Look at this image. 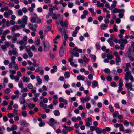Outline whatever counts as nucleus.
I'll return each instance as SVG.
<instances>
[{"instance_id":"c85d7f7f","label":"nucleus","mask_w":134,"mask_h":134,"mask_svg":"<svg viewBox=\"0 0 134 134\" xmlns=\"http://www.w3.org/2000/svg\"><path fill=\"white\" fill-rule=\"evenodd\" d=\"M107 26V25L105 24H103L100 26V29L102 30H104Z\"/></svg>"},{"instance_id":"3c124183","label":"nucleus","mask_w":134,"mask_h":134,"mask_svg":"<svg viewBox=\"0 0 134 134\" xmlns=\"http://www.w3.org/2000/svg\"><path fill=\"white\" fill-rule=\"evenodd\" d=\"M126 133H130L131 132V131L129 129H126L125 131Z\"/></svg>"},{"instance_id":"de8ad7c7","label":"nucleus","mask_w":134,"mask_h":134,"mask_svg":"<svg viewBox=\"0 0 134 134\" xmlns=\"http://www.w3.org/2000/svg\"><path fill=\"white\" fill-rule=\"evenodd\" d=\"M118 114V112L117 111H116L113 114V117L115 118L117 117Z\"/></svg>"},{"instance_id":"338daca9","label":"nucleus","mask_w":134,"mask_h":134,"mask_svg":"<svg viewBox=\"0 0 134 134\" xmlns=\"http://www.w3.org/2000/svg\"><path fill=\"white\" fill-rule=\"evenodd\" d=\"M129 79H130L131 80V82L134 81V79L131 75L130 76V77H129Z\"/></svg>"},{"instance_id":"412c9836","label":"nucleus","mask_w":134,"mask_h":134,"mask_svg":"<svg viewBox=\"0 0 134 134\" xmlns=\"http://www.w3.org/2000/svg\"><path fill=\"white\" fill-rule=\"evenodd\" d=\"M7 4L4 1H0V7L2 6H5Z\"/></svg>"},{"instance_id":"a211bd4d","label":"nucleus","mask_w":134,"mask_h":134,"mask_svg":"<svg viewBox=\"0 0 134 134\" xmlns=\"http://www.w3.org/2000/svg\"><path fill=\"white\" fill-rule=\"evenodd\" d=\"M123 12V10L120 9H114L113 11H112V13H120Z\"/></svg>"},{"instance_id":"8fccbe9b","label":"nucleus","mask_w":134,"mask_h":134,"mask_svg":"<svg viewBox=\"0 0 134 134\" xmlns=\"http://www.w3.org/2000/svg\"><path fill=\"white\" fill-rule=\"evenodd\" d=\"M91 58L93 59L92 61L93 62L94 61L96 60V56L94 55H92L90 56Z\"/></svg>"},{"instance_id":"09e8293b","label":"nucleus","mask_w":134,"mask_h":134,"mask_svg":"<svg viewBox=\"0 0 134 134\" xmlns=\"http://www.w3.org/2000/svg\"><path fill=\"white\" fill-rule=\"evenodd\" d=\"M7 5H9L10 7H13L14 6V3L13 2H9L8 4Z\"/></svg>"},{"instance_id":"13d9d810","label":"nucleus","mask_w":134,"mask_h":134,"mask_svg":"<svg viewBox=\"0 0 134 134\" xmlns=\"http://www.w3.org/2000/svg\"><path fill=\"white\" fill-rule=\"evenodd\" d=\"M70 64L71 65L74 66L75 67H76L77 66V65L76 64H74V63L73 62L70 63Z\"/></svg>"},{"instance_id":"37998d69","label":"nucleus","mask_w":134,"mask_h":134,"mask_svg":"<svg viewBox=\"0 0 134 134\" xmlns=\"http://www.w3.org/2000/svg\"><path fill=\"white\" fill-rule=\"evenodd\" d=\"M17 43L20 45H22L24 44V42L22 40H20L19 41H17Z\"/></svg>"},{"instance_id":"20e7f679","label":"nucleus","mask_w":134,"mask_h":134,"mask_svg":"<svg viewBox=\"0 0 134 134\" xmlns=\"http://www.w3.org/2000/svg\"><path fill=\"white\" fill-rule=\"evenodd\" d=\"M17 53L16 49L15 48H13L12 51L9 50L8 52V54L10 56H11L12 54L14 55H16Z\"/></svg>"},{"instance_id":"393cba45","label":"nucleus","mask_w":134,"mask_h":134,"mask_svg":"<svg viewBox=\"0 0 134 134\" xmlns=\"http://www.w3.org/2000/svg\"><path fill=\"white\" fill-rule=\"evenodd\" d=\"M72 50L70 51V53L72 54L71 55H73V56L74 55V56H75L76 57H78L79 56V54L78 53L76 52H75V51H74V53H72Z\"/></svg>"},{"instance_id":"680f3d73","label":"nucleus","mask_w":134,"mask_h":134,"mask_svg":"<svg viewBox=\"0 0 134 134\" xmlns=\"http://www.w3.org/2000/svg\"><path fill=\"white\" fill-rule=\"evenodd\" d=\"M71 58H69L68 59V61L70 63L72 62V61L73 60V55H71Z\"/></svg>"},{"instance_id":"7c9ffc66","label":"nucleus","mask_w":134,"mask_h":134,"mask_svg":"<svg viewBox=\"0 0 134 134\" xmlns=\"http://www.w3.org/2000/svg\"><path fill=\"white\" fill-rule=\"evenodd\" d=\"M64 53V51L63 50V47L62 46L60 49L59 51V53L61 56H62Z\"/></svg>"},{"instance_id":"0e129e2a","label":"nucleus","mask_w":134,"mask_h":134,"mask_svg":"<svg viewBox=\"0 0 134 134\" xmlns=\"http://www.w3.org/2000/svg\"><path fill=\"white\" fill-rule=\"evenodd\" d=\"M85 101L88 102L90 100V98L89 96H87L85 97Z\"/></svg>"},{"instance_id":"0eeeda50","label":"nucleus","mask_w":134,"mask_h":134,"mask_svg":"<svg viewBox=\"0 0 134 134\" xmlns=\"http://www.w3.org/2000/svg\"><path fill=\"white\" fill-rule=\"evenodd\" d=\"M127 41L126 39L123 40L122 38L119 40V43L121 44H123L124 45V44L127 43Z\"/></svg>"},{"instance_id":"f8f14e48","label":"nucleus","mask_w":134,"mask_h":134,"mask_svg":"<svg viewBox=\"0 0 134 134\" xmlns=\"http://www.w3.org/2000/svg\"><path fill=\"white\" fill-rule=\"evenodd\" d=\"M72 50V53H74V51L76 52L77 51L79 53H81L82 52V50L81 49H78L77 47H75Z\"/></svg>"},{"instance_id":"c03bdc74","label":"nucleus","mask_w":134,"mask_h":134,"mask_svg":"<svg viewBox=\"0 0 134 134\" xmlns=\"http://www.w3.org/2000/svg\"><path fill=\"white\" fill-rule=\"evenodd\" d=\"M107 57L108 58L110 59H112L113 58L112 55L109 53H108L107 54Z\"/></svg>"},{"instance_id":"c756f323","label":"nucleus","mask_w":134,"mask_h":134,"mask_svg":"<svg viewBox=\"0 0 134 134\" xmlns=\"http://www.w3.org/2000/svg\"><path fill=\"white\" fill-rule=\"evenodd\" d=\"M64 76L66 78H69L70 76V74L69 72H66L65 73Z\"/></svg>"},{"instance_id":"2f4dec72","label":"nucleus","mask_w":134,"mask_h":134,"mask_svg":"<svg viewBox=\"0 0 134 134\" xmlns=\"http://www.w3.org/2000/svg\"><path fill=\"white\" fill-rule=\"evenodd\" d=\"M11 128L12 129V131H14V130H16L17 129V126L16 125H14V124H13L12 125V127Z\"/></svg>"},{"instance_id":"f257e3e1","label":"nucleus","mask_w":134,"mask_h":134,"mask_svg":"<svg viewBox=\"0 0 134 134\" xmlns=\"http://www.w3.org/2000/svg\"><path fill=\"white\" fill-rule=\"evenodd\" d=\"M16 57L13 56L11 57V62L9 63L8 66L9 68L11 69L13 67V68L15 69L13 70H11L10 71L11 72L12 74H15L16 73V70H18L19 69V67L18 65L16 64L15 61Z\"/></svg>"},{"instance_id":"f03ea898","label":"nucleus","mask_w":134,"mask_h":134,"mask_svg":"<svg viewBox=\"0 0 134 134\" xmlns=\"http://www.w3.org/2000/svg\"><path fill=\"white\" fill-rule=\"evenodd\" d=\"M28 18L27 16H24L22 19V23L20 24V26L21 27L24 28L25 27V25L27 24Z\"/></svg>"},{"instance_id":"58836bf2","label":"nucleus","mask_w":134,"mask_h":134,"mask_svg":"<svg viewBox=\"0 0 134 134\" xmlns=\"http://www.w3.org/2000/svg\"><path fill=\"white\" fill-rule=\"evenodd\" d=\"M119 129L120 131H123L124 130V128L122 124H121L120 125Z\"/></svg>"},{"instance_id":"79ce46f5","label":"nucleus","mask_w":134,"mask_h":134,"mask_svg":"<svg viewBox=\"0 0 134 134\" xmlns=\"http://www.w3.org/2000/svg\"><path fill=\"white\" fill-rule=\"evenodd\" d=\"M10 89L7 88L5 90L4 92L5 94H7L9 93L10 92Z\"/></svg>"},{"instance_id":"4d7b16f0","label":"nucleus","mask_w":134,"mask_h":134,"mask_svg":"<svg viewBox=\"0 0 134 134\" xmlns=\"http://www.w3.org/2000/svg\"><path fill=\"white\" fill-rule=\"evenodd\" d=\"M27 87L29 89H32L33 88V86L31 84H30L28 85Z\"/></svg>"},{"instance_id":"1a4fd4ad","label":"nucleus","mask_w":134,"mask_h":134,"mask_svg":"<svg viewBox=\"0 0 134 134\" xmlns=\"http://www.w3.org/2000/svg\"><path fill=\"white\" fill-rule=\"evenodd\" d=\"M60 24L62 27L65 26L66 27H67V23L66 20L65 21L64 23L62 21H61L60 22Z\"/></svg>"},{"instance_id":"5701e85b","label":"nucleus","mask_w":134,"mask_h":134,"mask_svg":"<svg viewBox=\"0 0 134 134\" xmlns=\"http://www.w3.org/2000/svg\"><path fill=\"white\" fill-rule=\"evenodd\" d=\"M130 66V63H127L126 64L125 68L124 70L125 71H128L129 70V67Z\"/></svg>"},{"instance_id":"603ef678","label":"nucleus","mask_w":134,"mask_h":134,"mask_svg":"<svg viewBox=\"0 0 134 134\" xmlns=\"http://www.w3.org/2000/svg\"><path fill=\"white\" fill-rule=\"evenodd\" d=\"M96 127H95L94 126H91L90 127V129L91 130V131H93L96 130Z\"/></svg>"},{"instance_id":"72a5a7b5","label":"nucleus","mask_w":134,"mask_h":134,"mask_svg":"<svg viewBox=\"0 0 134 134\" xmlns=\"http://www.w3.org/2000/svg\"><path fill=\"white\" fill-rule=\"evenodd\" d=\"M98 86L97 82L96 81H94L92 82V87L94 88Z\"/></svg>"},{"instance_id":"e2e57ef3","label":"nucleus","mask_w":134,"mask_h":134,"mask_svg":"<svg viewBox=\"0 0 134 134\" xmlns=\"http://www.w3.org/2000/svg\"><path fill=\"white\" fill-rule=\"evenodd\" d=\"M35 3H32L31 5V7H28L27 8H33L35 7Z\"/></svg>"},{"instance_id":"052dcab7","label":"nucleus","mask_w":134,"mask_h":134,"mask_svg":"<svg viewBox=\"0 0 134 134\" xmlns=\"http://www.w3.org/2000/svg\"><path fill=\"white\" fill-rule=\"evenodd\" d=\"M7 72V71H3L2 72L1 75L2 76H5Z\"/></svg>"},{"instance_id":"4c0bfd02","label":"nucleus","mask_w":134,"mask_h":134,"mask_svg":"<svg viewBox=\"0 0 134 134\" xmlns=\"http://www.w3.org/2000/svg\"><path fill=\"white\" fill-rule=\"evenodd\" d=\"M54 113L55 115L56 116L59 115L60 114L59 111L58 110L54 111Z\"/></svg>"},{"instance_id":"49530a36","label":"nucleus","mask_w":134,"mask_h":134,"mask_svg":"<svg viewBox=\"0 0 134 134\" xmlns=\"http://www.w3.org/2000/svg\"><path fill=\"white\" fill-rule=\"evenodd\" d=\"M73 6V3H72L69 2L68 4V6L69 8H71Z\"/></svg>"},{"instance_id":"ea45409f","label":"nucleus","mask_w":134,"mask_h":134,"mask_svg":"<svg viewBox=\"0 0 134 134\" xmlns=\"http://www.w3.org/2000/svg\"><path fill=\"white\" fill-rule=\"evenodd\" d=\"M19 97V95H12L11 96V98L12 100H14L16 98H18Z\"/></svg>"},{"instance_id":"bf43d9fd","label":"nucleus","mask_w":134,"mask_h":134,"mask_svg":"<svg viewBox=\"0 0 134 134\" xmlns=\"http://www.w3.org/2000/svg\"><path fill=\"white\" fill-rule=\"evenodd\" d=\"M109 108L110 111L111 112H113L114 111V109L113 107L111 105H110L109 106Z\"/></svg>"},{"instance_id":"423d86ee","label":"nucleus","mask_w":134,"mask_h":134,"mask_svg":"<svg viewBox=\"0 0 134 134\" xmlns=\"http://www.w3.org/2000/svg\"><path fill=\"white\" fill-rule=\"evenodd\" d=\"M20 26L16 25H14L11 27V31L13 32H14L15 31L18 30L20 29Z\"/></svg>"},{"instance_id":"ddd939ff","label":"nucleus","mask_w":134,"mask_h":134,"mask_svg":"<svg viewBox=\"0 0 134 134\" xmlns=\"http://www.w3.org/2000/svg\"><path fill=\"white\" fill-rule=\"evenodd\" d=\"M49 121L51 123L50 125H53L57 123V121L53 118H51L50 119Z\"/></svg>"},{"instance_id":"dca6fc26","label":"nucleus","mask_w":134,"mask_h":134,"mask_svg":"<svg viewBox=\"0 0 134 134\" xmlns=\"http://www.w3.org/2000/svg\"><path fill=\"white\" fill-rule=\"evenodd\" d=\"M112 4L111 5V7L112 8H115L116 6V4L117 3V2L115 0H113L112 1Z\"/></svg>"},{"instance_id":"b1692460","label":"nucleus","mask_w":134,"mask_h":134,"mask_svg":"<svg viewBox=\"0 0 134 134\" xmlns=\"http://www.w3.org/2000/svg\"><path fill=\"white\" fill-rule=\"evenodd\" d=\"M129 51L130 53H132V55H134V48H130L129 49Z\"/></svg>"},{"instance_id":"473e14b6","label":"nucleus","mask_w":134,"mask_h":134,"mask_svg":"<svg viewBox=\"0 0 134 134\" xmlns=\"http://www.w3.org/2000/svg\"><path fill=\"white\" fill-rule=\"evenodd\" d=\"M121 61V60L120 57L119 56H117V57H116V63L117 64H118L117 63L120 62Z\"/></svg>"},{"instance_id":"aec40b11","label":"nucleus","mask_w":134,"mask_h":134,"mask_svg":"<svg viewBox=\"0 0 134 134\" xmlns=\"http://www.w3.org/2000/svg\"><path fill=\"white\" fill-rule=\"evenodd\" d=\"M77 79L79 80H81L83 81L85 79L84 77L81 75H79L77 76Z\"/></svg>"},{"instance_id":"9d476101","label":"nucleus","mask_w":134,"mask_h":134,"mask_svg":"<svg viewBox=\"0 0 134 134\" xmlns=\"http://www.w3.org/2000/svg\"><path fill=\"white\" fill-rule=\"evenodd\" d=\"M44 49L46 50L49 47V45L48 42L46 41L44 43Z\"/></svg>"},{"instance_id":"864d4df0","label":"nucleus","mask_w":134,"mask_h":134,"mask_svg":"<svg viewBox=\"0 0 134 134\" xmlns=\"http://www.w3.org/2000/svg\"><path fill=\"white\" fill-rule=\"evenodd\" d=\"M5 36V35H2L1 36V38L2 41H3L6 40Z\"/></svg>"},{"instance_id":"2eb2a0df","label":"nucleus","mask_w":134,"mask_h":134,"mask_svg":"<svg viewBox=\"0 0 134 134\" xmlns=\"http://www.w3.org/2000/svg\"><path fill=\"white\" fill-rule=\"evenodd\" d=\"M22 80L24 82H27L29 81L30 80V78L29 77L24 76L23 77Z\"/></svg>"},{"instance_id":"a18cd8bd","label":"nucleus","mask_w":134,"mask_h":134,"mask_svg":"<svg viewBox=\"0 0 134 134\" xmlns=\"http://www.w3.org/2000/svg\"><path fill=\"white\" fill-rule=\"evenodd\" d=\"M1 48L4 51H5V49H7V47L5 45H2L1 46Z\"/></svg>"},{"instance_id":"4468645a","label":"nucleus","mask_w":134,"mask_h":134,"mask_svg":"<svg viewBox=\"0 0 134 134\" xmlns=\"http://www.w3.org/2000/svg\"><path fill=\"white\" fill-rule=\"evenodd\" d=\"M107 41L111 46H112L113 45V38H109L107 40Z\"/></svg>"},{"instance_id":"c9c22d12","label":"nucleus","mask_w":134,"mask_h":134,"mask_svg":"<svg viewBox=\"0 0 134 134\" xmlns=\"http://www.w3.org/2000/svg\"><path fill=\"white\" fill-rule=\"evenodd\" d=\"M15 116V114L14 113H8V116L10 118L13 117Z\"/></svg>"},{"instance_id":"f704fd0d","label":"nucleus","mask_w":134,"mask_h":134,"mask_svg":"<svg viewBox=\"0 0 134 134\" xmlns=\"http://www.w3.org/2000/svg\"><path fill=\"white\" fill-rule=\"evenodd\" d=\"M122 82V80L121 79H120L119 84V87H122L123 86V84Z\"/></svg>"},{"instance_id":"e433bc0d","label":"nucleus","mask_w":134,"mask_h":134,"mask_svg":"<svg viewBox=\"0 0 134 134\" xmlns=\"http://www.w3.org/2000/svg\"><path fill=\"white\" fill-rule=\"evenodd\" d=\"M96 132L98 134H100L101 133V130L100 129H99L98 127H96V129L95 130Z\"/></svg>"},{"instance_id":"774afa93","label":"nucleus","mask_w":134,"mask_h":134,"mask_svg":"<svg viewBox=\"0 0 134 134\" xmlns=\"http://www.w3.org/2000/svg\"><path fill=\"white\" fill-rule=\"evenodd\" d=\"M40 40L39 39H37V40L35 41V43L37 45H39L40 44Z\"/></svg>"},{"instance_id":"f3484780","label":"nucleus","mask_w":134,"mask_h":134,"mask_svg":"<svg viewBox=\"0 0 134 134\" xmlns=\"http://www.w3.org/2000/svg\"><path fill=\"white\" fill-rule=\"evenodd\" d=\"M17 40V37L13 35L11 39V41L13 43H15Z\"/></svg>"},{"instance_id":"6ab92c4d","label":"nucleus","mask_w":134,"mask_h":134,"mask_svg":"<svg viewBox=\"0 0 134 134\" xmlns=\"http://www.w3.org/2000/svg\"><path fill=\"white\" fill-rule=\"evenodd\" d=\"M124 45L123 44H121L120 47L118 45H116L115 46V48L117 49H120L122 50H123L124 49Z\"/></svg>"},{"instance_id":"4be33fe9","label":"nucleus","mask_w":134,"mask_h":134,"mask_svg":"<svg viewBox=\"0 0 134 134\" xmlns=\"http://www.w3.org/2000/svg\"><path fill=\"white\" fill-rule=\"evenodd\" d=\"M37 79V80L38 82V83L39 85L41 84L42 83V80L40 78L39 76H37L36 77Z\"/></svg>"},{"instance_id":"a878e982","label":"nucleus","mask_w":134,"mask_h":134,"mask_svg":"<svg viewBox=\"0 0 134 134\" xmlns=\"http://www.w3.org/2000/svg\"><path fill=\"white\" fill-rule=\"evenodd\" d=\"M10 31L9 30L7 29L3 31V35H6L7 34H9L10 33Z\"/></svg>"},{"instance_id":"39448f33","label":"nucleus","mask_w":134,"mask_h":134,"mask_svg":"<svg viewBox=\"0 0 134 134\" xmlns=\"http://www.w3.org/2000/svg\"><path fill=\"white\" fill-rule=\"evenodd\" d=\"M31 22L32 23L36 22L37 23H38L40 22V21L39 19L37 18H35L34 17H31Z\"/></svg>"},{"instance_id":"cd10ccee","label":"nucleus","mask_w":134,"mask_h":134,"mask_svg":"<svg viewBox=\"0 0 134 134\" xmlns=\"http://www.w3.org/2000/svg\"><path fill=\"white\" fill-rule=\"evenodd\" d=\"M125 86L128 88L130 89L132 86V84L131 83H126L125 84Z\"/></svg>"},{"instance_id":"69168bd1","label":"nucleus","mask_w":134,"mask_h":134,"mask_svg":"<svg viewBox=\"0 0 134 134\" xmlns=\"http://www.w3.org/2000/svg\"><path fill=\"white\" fill-rule=\"evenodd\" d=\"M105 6L107 8H110V5L109 3H107L105 5Z\"/></svg>"},{"instance_id":"7ed1b4c3","label":"nucleus","mask_w":134,"mask_h":134,"mask_svg":"<svg viewBox=\"0 0 134 134\" xmlns=\"http://www.w3.org/2000/svg\"><path fill=\"white\" fill-rule=\"evenodd\" d=\"M25 48L29 56L30 57H32L33 55V53L31 51L30 46H26Z\"/></svg>"},{"instance_id":"5fc2aeb1","label":"nucleus","mask_w":134,"mask_h":134,"mask_svg":"<svg viewBox=\"0 0 134 134\" xmlns=\"http://www.w3.org/2000/svg\"><path fill=\"white\" fill-rule=\"evenodd\" d=\"M8 102H7L5 101H3L2 103V104L4 106H6L8 105Z\"/></svg>"},{"instance_id":"6e6d98bb","label":"nucleus","mask_w":134,"mask_h":134,"mask_svg":"<svg viewBox=\"0 0 134 134\" xmlns=\"http://www.w3.org/2000/svg\"><path fill=\"white\" fill-rule=\"evenodd\" d=\"M28 25L29 28L30 29H31L34 27L33 24H31V23H29L28 24Z\"/></svg>"},{"instance_id":"6e6552de","label":"nucleus","mask_w":134,"mask_h":134,"mask_svg":"<svg viewBox=\"0 0 134 134\" xmlns=\"http://www.w3.org/2000/svg\"><path fill=\"white\" fill-rule=\"evenodd\" d=\"M131 72L129 71L126 72L125 75V79L126 81L128 80L129 77H130V76L131 75Z\"/></svg>"},{"instance_id":"9b49d317","label":"nucleus","mask_w":134,"mask_h":134,"mask_svg":"<svg viewBox=\"0 0 134 134\" xmlns=\"http://www.w3.org/2000/svg\"><path fill=\"white\" fill-rule=\"evenodd\" d=\"M97 6L99 7H103L102 8H106L105 7H103L104 6V4L103 3H100V1H98L97 2Z\"/></svg>"},{"instance_id":"a19ab883","label":"nucleus","mask_w":134,"mask_h":134,"mask_svg":"<svg viewBox=\"0 0 134 134\" xmlns=\"http://www.w3.org/2000/svg\"><path fill=\"white\" fill-rule=\"evenodd\" d=\"M22 115L23 116L25 117L27 116V112L25 110H23V111L21 113Z\"/></svg>"},{"instance_id":"bb28decb","label":"nucleus","mask_w":134,"mask_h":134,"mask_svg":"<svg viewBox=\"0 0 134 134\" xmlns=\"http://www.w3.org/2000/svg\"><path fill=\"white\" fill-rule=\"evenodd\" d=\"M20 100H21L20 104H24L25 102V98L23 97H21L20 98Z\"/></svg>"}]
</instances>
